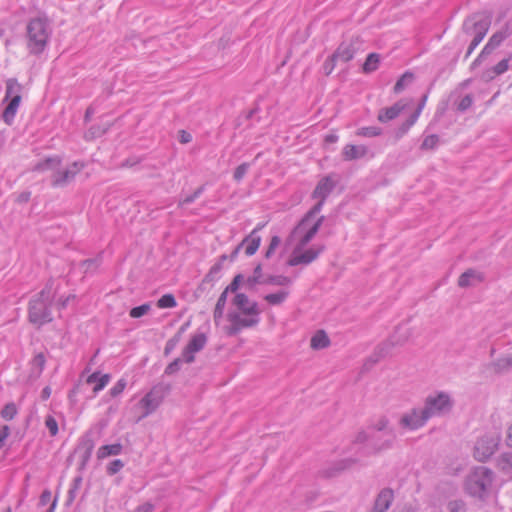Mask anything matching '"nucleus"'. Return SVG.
Wrapping results in <instances>:
<instances>
[{
	"instance_id": "obj_1",
	"label": "nucleus",
	"mask_w": 512,
	"mask_h": 512,
	"mask_svg": "<svg viewBox=\"0 0 512 512\" xmlns=\"http://www.w3.org/2000/svg\"><path fill=\"white\" fill-rule=\"evenodd\" d=\"M234 309L227 313L229 324L224 330L228 336H235L243 329L253 328L260 322L261 310L258 303L244 293H236L232 299Z\"/></svg>"
},
{
	"instance_id": "obj_2",
	"label": "nucleus",
	"mask_w": 512,
	"mask_h": 512,
	"mask_svg": "<svg viewBox=\"0 0 512 512\" xmlns=\"http://www.w3.org/2000/svg\"><path fill=\"white\" fill-rule=\"evenodd\" d=\"M324 221V216H320L315 223L312 224L306 231L297 235L298 243L295 246L293 253L287 264L289 266H298V265H308L312 263L314 260L318 258V256L324 250V246L319 247H311L309 249L304 250V248L308 245V243L315 237L317 232L319 231L322 223Z\"/></svg>"
},
{
	"instance_id": "obj_3",
	"label": "nucleus",
	"mask_w": 512,
	"mask_h": 512,
	"mask_svg": "<svg viewBox=\"0 0 512 512\" xmlns=\"http://www.w3.org/2000/svg\"><path fill=\"white\" fill-rule=\"evenodd\" d=\"M52 28L45 16L31 19L26 27L27 47L32 54H40L47 46L51 36Z\"/></svg>"
},
{
	"instance_id": "obj_4",
	"label": "nucleus",
	"mask_w": 512,
	"mask_h": 512,
	"mask_svg": "<svg viewBox=\"0 0 512 512\" xmlns=\"http://www.w3.org/2000/svg\"><path fill=\"white\" fill-rule=\"evenodd\" d=\"M54 293L52 284L47 283L40 293L29 302V320L31 323L41 326L52 321L50 306Z\"/></svg>"
},
{
	"instance_id": "obj_5",
	"label": "nucleus",
	"mask_w": 512,
	"mask_h": 512,
	"mask_svg": "<svg viewBox=\"0 0 512 512\" xmlns=\"http://www.w3.org/2000/svg\"><path fill=\"white\" fill-rule=\"evenodd\" d=\"M493 473L486 467H477L467 477L465 488L474 497L484 498L492 485Z\"/></svg>"
},
{
	"instance_id": "obj_6",
	"label": "nucleus",
	"mask_w": 512,
	"mask_h": 512,
	"mask_svg": "<svg viewBox=\"0 0 512 512\" xmlns=\"http://www.w3.org/2000/svg\"><path fill=\"white\" fill-rule=\"evenodd\" d=\"M453 407V400L446 392L429 394L424 400L423 410L428 419L442 417L448 414Z\"/></svg>"
},
{
	"instance_id": "obj_7",
	"label": "nucleus",
	"mask_w": 512,
	"mask_h": 512,
	"mask_svg": "<svg viewBox=\"0 0 512 512\" xmlns=\"http://www.w3.org/2000/svg\"><path fill=\"white\" fill-rule=\"evenodd\" d=\"M165 394V388L162 385L154 386L147 394H145L138 403V408L141 410V415L138 420H142L154 413L163 402Z\"/></svg>"
},
{
	"instance_id": "obj_8",
	"label": "nucleus",
	"mask_w": 512,
	"mask_h": 512,
	"mask_svg": "<svg viewBox=\"0 0 512 512\" xmlns=\"http://www.w3.org/2000/svg\"><path fill=\"white\" fill-rule=\"evenodd\" d=\"M490 25L491 17L484 13H478L465 20L463 30L466 34L483 40L490 28Z\"/></svg>"
},
{
	"instance_id": "obj_9",
	"label": "nucleus",
	"mask_w": 512,
	"mask_h": 512,
	"mask_svg": "<svg viewBox=\"0 0 512 512\" xmlns=\"http://www.w3.org/2000/svg\"><path fill=\"white\" fill-rule=\"evenodd\" d=\"M500 440V434L497 432L485 434L475 444L474 457L478 461H486L495 452Z\"/></svg>"
},
{
	"instance_id": "obj_10",
	"label": "nucleus",
	"mask_w": 512,
	"mask_h": 512,
	"mask_svg": "<svg viewBox=\"0 0 512 512\" xmlns=\"http://www.w3.org/2000/svg\"><path fill=\"white\" fill-rule=\"evenodd\" d=\"M371 437L373 440L379 438L380 433L385 437L383 443H374V451L380 452L392 447L395 440V433L392 429L388 428V420L385 417L378 419L370 428Z\"/></svg>"
},
{
	"instance_id": "obj_11",
	"label": "nucleus",
	"mask_w": 512,
	"mask_h": 512,
	"mask_svg": "<svg viewBox=\"0 0 512 512\" xmlns=\"http://www.w3.org/2000/svg\"><path fill=\"white\" fill-rule=\"evenodd\" d=\"M84 168V164L82 162H73L68 167L63 169L56 168L51 177V185L53 187H65L69 183H71L75 176Z\"/></svg>"
},
{
	"instance_id": "obj_12",
	"label": "nucleus",
	"mask_w": 512,
	"mask_h": 512,
	"mask_svg": "<svg viewBox=\"0 0 512 512\" xmlns=\"http://www.w3.org/2000/svg\"><path fill=\"white\" fill-rule=\"evenodd\" d=\"M428 420L423 408H413L401 416L399 425L404 429L417 430L423 427Z\"/></svg>"
},
{
	"instance_id": "obj_13",
	"label": "nucleus",
	"mask_w": 512,
	"mask_h": 512,
	"mask_svg": "<svg viewBox=\"0 0 512 512\" xmlns=\"http://www.w3.org/2000/svg\"><path fill=\"white\" fill-rule=\"evenodd\" d=\"M208 337L205 332L195 333L183 349L182 357L184 362L190 364L195 360V354L200 352L207 344Z\"/></svg>"
},
{
	"instance_id": "obj_14",
	"label": "nucleus",
	"mask_w": 512,
	"mask_h": 512,
	"mask_svg": "<svg viewBox=\"0 0 512 512\" xmlns=\"http://www.w3.org/2000/svg\"><path fill=\"white\" fill-rule=\"evenodd\" d=\"M359 44L358 38L352 39L349 42H342L333 53V59H337L338 62H349L354 58L359 49Z\"/></svg>"
},
{
	"instance_id": "obj_15",
	"label": "nucleus",
	"mask_w": 512,
	"mask_h": 512,
	"mask_svg": "<svg viewBox=\"0 0 512 512\" xmlns=\"http://www.w3.org/2000/svg\"><path fill=\"white\" fill-rule=\"evenodd\" d=\"M337 184V178L335 175H327L322 177L317 183L313 193V199L326 200L330 193L334 190Z\"/></svg>"
},
{
	"instance_id": "obj_16",
	"label": "nucleus",
	"mask_w": 512,
	"mask_h": 512,
	"mask_svg": "<svg viewBox=\"0 0 512 512\" xmlns=\"http://www.w3.org/2000/svg\"><path fill=\"white\" fill-rule=\"evenodd\" d=\"M262 228V224L257 225V227L254 228L252 232L248 236H246L240 243L242 247L245 246V253L247 256L254 255L258 250L261 243V237L257 233Z\"/></svg>"
},
{
	"instance_id": "obj_17",
	"label": "nucleus",
	"mask_w": 512,
	"mask_h": 512,
	"mask_svg": "<svg viewBox=\"0 0 512 512\" xmlns=\"http://www.w3.org/2000/svg\"><path fill=\"white\" fill-rule=\"evenodd\" d=\"M317 200H318V202L307 212V214L303 217V219L293 229L292 236H297L312 226V225H309L310 219L321 211V209L325 203V200H321V199H317Z\"/></svg>"
},
{
	"instance_id": "obj_18",
	"label": "nucleus",
	"mask_w": 512,
	"mask_h": 512,
	"mask_svg": "<svg viewBox=\"0 0 512 512\" xmlns=\"http://www.w3.org/2000/svg\"><path fill=\"white\" fill-rule=\"evenodd\" d=\"M94 448L93 441L85 437L81 440L80 444L76 449V453L80 454V468L83 469L91 458L92 451Z\"/></svg>"
},
{
	"instance_id": "obj_19",
	"label": "nucleus",
	"mask_w": 512,
	"mask_h": 512,
	"mask_svg": "<svg viewBox=\"0 0 512 512\" xmlns=\"http://www.w3.org/2000/svg\"><path fill=\"white\" fill-rule=\"evenodd\" d=\"M483 281V275L474 270V269H468L464 273H462L458 279V285L461 288H467L474 284V282H482Z\"/></svg>"
},
{
	"instance_id": "obj_20",
	"label": "nucleus",
	"mask_w": 512,
	"mask_h": 512,
	"mask_svg": "<svg viewBox=\"0 0 512 512\" xmlns=\"http://www.w3.org/2000/svg\"><path fill=\"white\" fill-rule=\"evenodd\" d=\"M403 108H404V105L401 104L400 102L395 103L391 107L383 108L379 111L377 119L382 123L393 120L399 116V114L401 113Z\"/></svg>"
},
{
	"instance_id": "obj_21",
	"label": "nucleus",
	"mask_w": 512,
	"mask_h": 512,
	"mask_svg": "<svg viewBox=\"0 0 512 512\" xmlns=\"http://www.w3.org/2000/svg\"><path fill=\"white\" fill-rule=\"evenodd\" d=\"M508 37V31L502 30L494 33L483 47V54H491Z\"/></svg>"
},
{
	"instance_id": "obj_22",
	"label": "nucleus",
	"mask_w": 512,
	"mask_h": 512,
	"mask_svg": "<svg viewBox=\"0 0 512 512\" xmlns=\"http://www.w3.org/2000/svg\"><path fill=\"white\" fill-rule=\"evenodd\" d=\"M60 164H61V159L59 157H57V156L47 157L44 160H41L38 163H36L33 166L32 171H34V172L52 171L54 173V171L56 170V168H58L60 166Z\"/></svg>"
},
{
	"instance_id": "obj_23",
	"label": "nucleus",
	"mask_w": 512,
	"mask_h": 512,
	"mask_svg": "<svg viewBox=\"0 0 512 512\" xmlns=\"http://www.w3.org/2000/svg\"><path fill=\"white\" fill-rule=\"evenodd\" d=\"M343 157L345 160H355L364 157L367 154V148L363 145L348 144L343 148Z\"/></svg>"
},
{
	"instance_id": "obj_24",
	"label": "nucleus",
	"mask_w": 512,
	"mask_h": 512,
	"mask_svg": "<svg viewBox=\"0 0 512 512\" xmlns=\"http://www.w3.org/2000/svg\"><path fill=\"white\" fill-rule=\"evenodd\" d=\"M110 375L109 374H100V372H94L87 377L86 382L88 384H95L93 388V392L96 394L109 383Z\"/></svg>"
},
{
	"instance_id": "obj_25",
	"label": "nucleus",
	"mask_w": 512,
	"mask_h": 512,
	"mask_svg": "<svg viewBox=\"0 0 512 512\" xmlns=\"http://www.w3.org/2000/svg\"><path fill=\"white\" fill-rule=\"evenodd\" d=\"M222 270L221 262L215 263L209 270V272L205 275L202 280L199 290L206 289V286L210 284L211 286L220 278V272Z\"/></svg>"
},
{
	"instance_id": "obj_26",
	"label": "nucleus",
	"mask_w": 512,
	"mask_h": 512,
	"mask_svg": "<svg viewBox=\"0 0 512 512\" xmlns=\"http://www.w3.org/2000/svg\"><path fill=\"white\" fill-rule=\"evenodd\" d=\"M9 103L3 111V120L7 124H11L21 102V96L8 99Z\"/></svg>"
},
{
	"instance_id": "obj_27",
	"label": "nucleus",
	"mask_w": 512,
	"mask_h": 512,
	"mask_svg": "<svg viewBox=\"0 0 512 512\" xmlns=\"http://www.w3.org/2000/svg\"><path fill=\"white\" fill-rule=\"evenodd\" d=\"M9 103L3 111V120L7 124H11L21 102V96L8 99Z\"/></svg>"
},
{
	"instance_id": "obj_28",
	"label": "nucleus",
	"mask_w": 512,
	"mask_h": 512,
	"mask_svg": "<svg viewBox=\"0 0 512 512\" xmlns=\"http://www.w3.org/2000/svg\"><path fill=\"white\" fill-rule=\"evenodd\" d=\"M421 111L422 106L417 107V109L410 115V117L398 127L396 131L397 138L403 137L408 132V130L416 123L421 114Z\"/></svg>"
},
{
	"instance_id": "obj_29",
	"label": "nucleus",
	"mask_w": 512,
	"mask_h": 512,
	"mask_svg": "<svg viewBox=\"0 0 512 512\" xmlns=\"http://www.w3.org/2000/svg\"><path fill=\"white\" fill-rule=\"evenodd\" d=\"M227 296H228V293L223 290V292L220 294V296L216 302V305H215V308L213 311V319H214V322L216 325H219V323L223 317L225 306H226V301H227Z\"/></svg>"
},
{
	"instance_id": "obj_30",
	"label": "nucleus",
	"mask_w": 512,
	"mask_h": 512,
	"mask_svg": "<svg viewBox=\"0 0 512 512\" xmlns=\"http://www.w3.org/2000/svg\"><path fill=\"white\" fill-rule=\"evenodd\" d=\"M122 445L120 443H114L110 445H103L98 449L97 457L103 459L109 456H116L122 452Z\"/></svg>"
},
{
	"instance_id": "obj_31",
	"label": "nucleus",
	"mask_w": 512,
	"mask_h": 512,
	"mask_svg": "<svg viewBox=\"0 0 512 512\" xmlns=\"http://www.w3.org/2000/svg\"><path fill=\"white\" fill-rule=\"evenodd\" d=\"M46 359L43 353L36 354L31 360V372L32 377H39L45 367Z\"/></svg>"
},
{
	"instance_id": "obj_32",
	"label": "nucleus",
	"mask_w": 512,
	"mask_h": 512,
	"mask_svg": "<svg viewBox=\"0 0 512 512\" xmlns=\"http://www.w3.org/2000/svg\"><path fill=\"white\" fill-rule=\"evenodd\" d=\"M330 344V340L327 334L323 330H319L315 333V335L311 338V347L313 349L319 350L328 347Z\"/></svg>"
},
{
	"instance_id": "obj_33",
	"label": "nucleus",
	"mask_w": 512,
	"mask_h": 512,
	"mask_svg": "<svg viewBox=\"0 0 512 512\" xmlns=\"http://www.w3.org/2000/svg\"><path fill=\"white\" fill-rule=\"evenodd\" d=\"M498 468L512 476V452L503 453L497 460Z\"/></svg>"
},
{
	"instance_id": "obj_34",
	"label": "nucleus",
	"mask_w": 512,
	"mask_h": 512,
	"mask_svg": "<svg viewBox=\"0 0 512 512\" xmlns=\"http://www.w3.org/2000/svg\"><path fill=\"white\" fill-rule=\"evenodd\" d=\"M22 86L17 82L16 79H8L6 82L5 100L21 96Z\"/></svg>"
},
{
	"instance_id": "obj_35",
	"label": "nucleus",
	"mask_w": 512,
	"mask_h": 512,
	"mask_svg": "<svg viewBox=\"0 0 512 512\" xmlns=\"http://www.w3.org/2000/svg\"><path fill=\"white\" fill-rule=\"evenodd\" d=\"M380 63V56L377 53H370L366 61L363 64V71L365 73H371L375 71L378 68V65Z\"/></svg>"
},
{
	"instance_id": "obj_36",
	"label": "nucleus",
	"mask_w": 512,
	"mask_h": 512,
	"mask_svg": "<svg viewBox=\"0 0 512 512\" xmlns=\"http://www.w3.org/2000/svg\"><path fill=\"white\" fill-rule=\"evenodd\" d=\"M288 295H289L288 291L282 290L277 293L267 294V295H265L264 299L270 305H279L287 299Z\"/></svg>"
},
{
	"instance_id": "obj_37",
	"label": "nucleus",
	"mask_w": 512,
	"mask_h": 512,
	"mask_svg": "<svg viewBox=\"0 0 512 512\" xmlns=\"http://www.w3.org/2000/svg\"><path fill=\"white\" fill-rule=\"evenodd\" d=\"M414 75L411 72H405L396 82L394 86V92L400 93L405 89L406 86L412 83Z\"/></svg>"
},
{
	"instance_id": "obj_38",
	"label": "nucleus",
	"mask_w": 512,
	"mask_h": 512,
	"mask_svg": "<svg viewBox=\"0 0 512 512\" xmlns=\"http://www.w3.org/2000/svg\"><path fill=\"white\" fill-rule=\"evenodd\" d=\"M291 283V279L287 276L283 275H268L266 277L265 283L266 285H275V286H287Z\"/></svg>"
},
{
	"instance_id": "obj_39",
	"label": "nucleus",
	"mask_w": 512,
	"mask_h": 512,
	"mask_svg": "<svg viewBox=\"0 0 512 512\" xmlns=\"http://www.w3.org/2000/svg\"><path fill=\"white\" fill-rule=\"evenodd\" d=\"M244 282L243 274H237L234 276L231 283L224 289L225 292L229 293H239L238 290L240 285Z\"/></svg>"
},
{
	"instance_id": "obj_40",
	"label": "nucleus",
	"mask_w": 512,
	"mask_h": 512,
	"mask_svg": "<svg viewBox=\"0 0 512 512\" xmlns=\"http://www.w3.org/2000/svg\"><path fill=\"white\" fill-rule=\"evenodd\" d=\"M176 304L175 297L172 294H165L157 301V306L162 309L173 308Z\"/></svg>"
},
{
	"instance_id": "obj_41",
	"label": "nucleus",
	"mask_w": 512,
	"mask_h": 512,
	"mask_svg": "<svg viewBox=\"0 0 512 512\" xmlns=\"http://www.w3.org/2000/svg\"><path fill=\"white\" fill-rule=\"evenodd\" d=\"M382 129L376 126L362 127L358 130L357 135L363 137H376L381 135Z\"/></svg>"
},
{
	"instance_id": "obj_42",
	"label": "nucleus",
	"mask_w": 512,
	"mask_h": 512,
	"mask_svg": "<svg viewBox=\"0 0 512 512\" xmlns=\"http://www.w3.org/2000/svg\"><path fill=\"white\" fill-rule=\"evenodd\" d=\"M151 309V305L149 303L142 304L140 306L134 307L130 310L129 315L132 318H140L147 314Z\"/></svg>"
},
{
	"instance_id": "obj_43",
	"label": "nucleus",
	"mask_w": 512,
	"mask_h": 512,
	"mask_svg": "<svg viewBox=\"0 0 512 512\" xmlns=\"http://www.w3.org/2000/svg\"><path fill=\"white\" fill-rule=\"evenodd\" d=\"M17 414V409L14 403L6 404L1 410V417L5 420H12Z\"/></svg>"
},
{
	"instance_id": "obj_44",
	"label": "nucleus",
	"mask_w": 512,
	"mask_h": 512,
	"mask_svg": "<svg viewBox=\"0 0 512 512\" xmlns=\"http://www.w3.org/2000/svg\"><path fill=\"white\" fill-rule=\"evenodd\" d=\"M438 142H439V137L437 135H435V134L428 135L423 140V142L421 144V149L422 150L434 149L437 146Z\"/></svg>"
},
{
	"instance_id": "obj_45",
	"label": "nucleus",
	"mask_w": 512,
	"mask_h": 512,
	"mask_svg": "<svg viewBox=\"0 0 512 512\" xmlns=\"http://www.w3.org/2000/svg\"><path fill=\"white\" fill-rule=\"evenodd\" d=\"M204 189H205L204 186H200L198 189L195 190V192L193 194L181 199L179 201V206L183 207L184 205L194 202L204 192Z\"/></svg>"
},
{
	"instance_id": "obj_46",
	"label": "nucleus",
	"mask_w": 512,
	"mask_h": 512,
	"mask_svg": "<svg viewBox=\"0 0 512 512\" xmlns=\"http://www.w3.org/2000/svg\"><path fill=\"white\" fill-rule=\"evenodd\" d=\"M250 167L249 163H242L240 164L234 171L233 178L236 182H240L246 173L248 172Z\"/></svg>"
},
{
	"instance_id": "obj_47",
	"label": "nucleus",
	"mask_w": 512,
	"mask_h": 512,
	"mask_svg": "<svg viewBox=\"0 0 512 512\" xmlns=\"http://www.w3.org/2000/svg\"><path fill=\"white\" fill-rule=\"evenodd\" d=\"M512 59V54H509L506 58L501 60L498 64L493 66L494 70L496 71V74L502 75L505 73L509 68V61Z\"/></svg>"
},
{
	"instance_id": "obj_48",
	"label": "nucleus",
	"mask_w": 512,
	"mask_h": 512,
	"mask_svg": "<svg viewBox=\"0 0 512 512\" xmlns=\"http://www.w3.org/2000/svg\"><path fill=\"white\" fill-rule=\"evenodd\" d=\"M495 367L498 371H503V370H507V369L511 368L512 367V354L507 357L498 359L495 362Z\"/></svg>"
},
{
	"instance_id": "obj_49",
	"label": "nucleus",
	"mask_w": 512,
	"mask_h": 512,
	"mask_svg": "<svg viewBox=\"0 0 512 512\" xmlns=\"http://www.w3.org/2000/svg\"><path fill=\"white\" fill-rule=\"evenodd\" d=\"M106 132V128H101L99 126H92L86 133L85 139L92 140L97 137L102 136Z\"/></svg>"
},
{
	"instance_id": "obj_50",
	"label": "nucleus",
	"mask_w": 512,
	"mask_h": 512,
	"mask_svg": "<svg viewBox=\"0 0 512 512\" xmlns=\"http://www.w3.org/2000/svg\"><path fill=\"white\" fill-rule=\"evenodd\" d=\"M281 243V239L279 236H273L271 238L270 244L265 252V258L269 259L275 252V250L278 248V246Z\"/></svg>"
},
{
	"instance_id": "obj_51",
	"label": "nucleus",
	"mask_w": 512,
	"mask_h": 512,
	"mask_svg": "<svg viewBox=\"0 0 512 512\" xmlns=\"http://www.w3.org/2000/svg\"><path fill=\"white\" fill-rule=\"evenodd\" d=\"M45 425H46L47 429L49 430L51 436H56L57 435V433H58V424H57L56 419L53 416L48 415L46 417Z\"/></svg>"
},
{
	"instance_id": "obj_52",
	"label": "nucleus",
	"mask_w": 512,
	"mask_h": 512,
	"mask_svg": "<svg viewBox=\"0 0 512 512\" xmlns=\"http://www.w3.org/2000/svg\"><path fill=\"white\" fill-rule=\"evenodd\" d=\"M126 387V381L124 379H120L117 383L110 389L109 393L112 397H117L120 395Z\"/></svg>"
},
{
	"instance_id": "obj_53",
	"label": "nucleus",
	"mask_w": 512,
	"mask_h": 512,
	"mask_svg": "<svg viewBox=\"0 0 512 512\" xmlns=\"http://www.w3.org/2000/svg\"><path fill=\"white\" fill-rule=\"evenodd\" d=\"M124 467V463L120 459L113 460L107 467V473L114 475Z\"/></svg>"
},
{
	"instance_id": "obj_54",
	"label": "nucleus",
	"mask_w": 512,
	"mask_h": 512,
	"mask_svg": "<svg viewBox=\"0 0 512 512\" xmlns=\"http://www.w3.org/2000/svg\"><path fill=\"white\" fill-rule=\"evenodd\" d=\"M184 361L183 360V357L182 358H177L175 359L173 362H171L166 368H165V373L167 375H172L174 373H176L177 371H179L180 369V365H181V362Z\"/></svg>"
},
{
	"instance_id": "obj_55",
	"label": "nucleus",
	"mask_w": 512,
	"mask_h": 512,
	"mask_svg": "<svg viewBox=\"0 0 512 512\" xmlns=\"http://www.w3.org/2000/svg\"><path fill=\"white\" fill-rule=\"evenodd\" d=\"M337 59H333V54L324 62L323 72L325 75H330L335 68Z\"/></svg>"
},
{
	"instance_id": "obj_56",
	"label": "nucleus",
	"mask_w": 512,
	"mask_h": 512,
	"mask_svg": "<svg viewBox=\"0 0 512 512\" xmlns=\"http://www.w3.org/2000/svg\"><path fill=\"white\" fill-rule=\"evenodd\" d=\"M244 285L246 286V288L250 291H253L257 285L259 284H263L259 279H257L254 275H251L249 277H247L246 279L244 278Z\"/></svg>"
},
{
	"instance_id": "obj_57",
	"label": "nucleus",
	"mask_w": 512,
	"mask_h": 512,
	"mask_svg": "<svg viewBox=\"0 0 512 512\" xmlns=\"http://www.w3.org/2000/svg\"><path fill=\"white\" fill-rule=\"evenodd\" d=\"M472 103H473L472 97L470 95H466L460 100V102L458 104V110L465 111L471 107Z\"/></svg>"
},
{
	"instance_id": "obj_58",
	"label": "nucleus",
	"mask_w": 512,
	"mask_h": 512,
	"mask_svg": "<svg viewBox=\"0 0 512 512\" xmlns=\"http://www.w3.org/2000/svg\"><path fill=\"white\" fill-rule=\"evenodd\" d=\"M464 508V502L461 500H454L448 503L447 509L450 512H460Z\"/></svg>"
},
{
	"instance_id": "obj_59",
	"label": "nucleus",
	"mask_w": 512,
	"mask_h": 512,
	"mask_svg": "<svg viewBox=\"0 0 512 512\" xmlns=\"http://www.w3.org/2000/svg\"><path fill=\"white\" fill-rule=\"evenodd\" d=\"M10 435V428L7 425L0 427V448L4 446L5 440Z\"/></svg>"
},
{
	"instance_id": "obj_60",
	"label": "nucleus",
	"mask_w": 512,
	"mask_h": 512,
	"mask_svg": "<svg viewBox=\"0 0 512 512\" xmlns=\"http://www.w3.org/2000/svg\"><path fill=\"white\" fill-rule=\"evenodd\" d=\"M496 76H498V75L496 74V71L492 67L490 69L485 70L482 73L481 79L484 80L485 82H489V81L493 80Z\"/></svg>"
},
{
	"instance_id": "obj_61",
	"label": "nucleus",
	"mask_w": 512,
	"mask_h": 512,
	"mask_svg": "<svg viewBox=\"0 0 512 512\" xmlns=\"http://www.w3.org/2000/svg\"><path fill=\"white\" fill-rule=\"evenodd\" d=\"M371 432H360L358 433V435L356 436V442L358 443H365V442H369L371 444Z\"/></svg>"
},
{
	"instance_id": "obj_62",
	"label": "nucleus",
	"mask_w": 512,
	"mask_h": 512,
	"mask_svg": "<svg viewBox=\"0 0 512 512\" xmlns=\"http://www.w3.org/2000/svg\"><path fill=\"white\" fill-rule=\"evenodd\" d=\"M257 279H259L262 283H265V280H266V277L264 274H263V270H262V265L261 264H257L253 270V274Z\"/></svg>"
},
{
	"instance_id": "obj_63",
	"label": "nucleus",
	"mask_w": 512,
	"mask_h": 512,
	"mask_svg": "<svg viewBox=\"0 0 512 512\" xmlns=\"http://www.w3.org/2000/svg\"><path fill=\"white\" fill-rule=\"evenodd\" d=\"M481 39L477 38V37H473L468 49H467V52H466V55L465 57L468 58L472 52L475 50V48L481 43Z\"/></svg>"
},
{
	"instance_id": "obj_64",
	"label": "nucleus",
	"mask_w": 512,
	"mask_h": 512,
	"mask_svg": "<svg viewBox=\"0 0 512 512\" xmlns=\"http://www.w3.org/2000/svg\"><path fill=\"white\" fill-rule=\"evenodd\" d=\"M192 136L190 133L186 132L185 130L179 131V141L182 144H187L191 142Z\"/></svg>"
}]
</instances>
